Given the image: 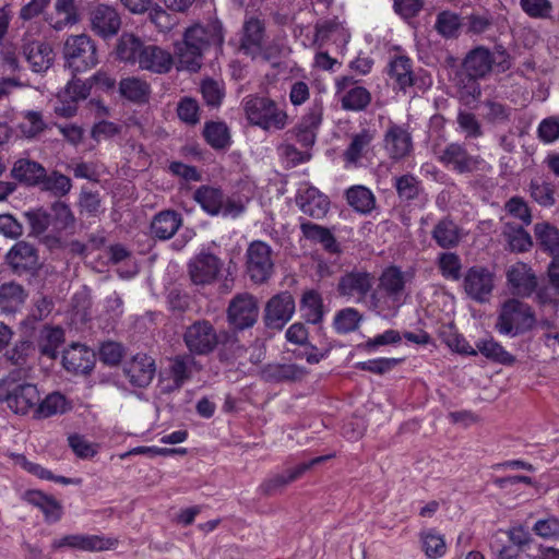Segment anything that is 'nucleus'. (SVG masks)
<instances>
[{"mask_svg": "<svg viewBox=\"0 0 559 559\" xmlns=\"http://www.w3.org/2000/svg\"><path fill=\"white\" fill-rule=\"evenodd\" d=\"M224 41L223 23L218 19H212L205 25L194 24L188 27L182 41L176 44V53L185 69L198 72L203 64L204 53L211 47L222 50Z\"/></svg>", "mask_w": 559, "mask_h": 559, "instance_id": "f257e3e1", "label": "nucleus"}, {"mask_svg": "<svg viewBox=\"0 0 559 559\" xmlns=\"http://www.w3.org/2000/svg\"><path fill=\"white\" fill-rule=\"evenodd\" d=\"M511 67L512 58L502 45H496L493 51L479 45L471 49L462 59L461 72L485 80L492 71L504 73Z\"/></svg>", "mask_w": 559, "mask_h": 559, "instance_id": "f03ea898", "label": "nucleus"}, {"mask_svg": "<svg viewBox=\"0 0 559 559\" xmlns=\"http://www.w3.org/2000/svg\"><path fill=\"white\" fill-rule=\"evenodd\" d=\"M27 224L29 225V236L39 238L48 228L51 231L62 233L73 228L75 217L70 206L62 201H55L49 209L43 206L26 211L23 213Z\"/></svg>", "mask_w": 559, "mask_h": 559, "instance_id": "7ed1b4c3", "label": "nucleus"}, {"mask_svg": "<svg viewBox=\"0 0 559 559\" xmlns=\"http://www.w3.org/2000/svg\"><path fill=\"white\" fill-rule=\"evenodd\" d=\"M242 109L251 126L264 131L283 130L287 126V112L273 99L260 95H247Z\"/></svg>", "mask_w": 559, "mask_h": 559, "instance_id": "20e7f679", "label": "nucleus"}, {"mask_svg": "<svg viewBox=\"0 0 559 559\" xmlns=\"http://www.w3.org/2000/svg\"><path fill=\"white\" fill-rule=\"evenodd\" d=\"M39 402V390L36 384L21 381L17 372H11L0 380V404L5 403L10 411L20 416L32 413Z\"/></svg>", "mask_w": 559, "mask_h": 559, "instance_id": "39448f33", "label": "nucleus"}, {"mask_svg": "<svg viewBox=\"0 0 559 559\" xmlns=\"http://www.w3.org/2000/svg\"><path fill=\"white\" fill-rule=\"evenodd\" d=\"M192 199L210 216L237 218L246 211L240 198L227 195L219 186L202 185L194 190Z\"/></svg>", "mask_w": 559, "mask_h": 559, "instance_id": "423d86ee", "label": "nucleus"}, {"mask_svg": "<svg viewBox=\"0 0 559 559\" xmlns=\"http://www.w3.org/2000/svg\"><path fill=\"white\" fill-rule=\"evenodd\" d=\"M535 321V313L530 305L511 298L503 302L495 328L500 334L514 337L531 331Z\"/></svg>", "mask_w": 559, "mask_h": 559, "instance_id": "0eeeda50", "label": "nucleus"}, {"mask_svg": "<svg viewBox=\"0 0 559 559\" xmlns=\"http://www.w3.org/2000/svg\"><path fill=\"white\" fill-rule=\"evenodd\" d=\"M64 66L76 75L98 63L95 41L86 34L71 35L63 45Z\"/></svg>", "mask_w": 559, "mask_h": 559, "instance_id": "6e6552de", "label": "nucleus"}, {"mask_svg": "<svg viewBox=\"0 0 559 559\" xmlns=\"http://www.w3.org/2000/svg\"><path fill=\"white\" fill-rule=\"evenodd\" d=\"M266 38L265 21L253 15L246 16L239 32L238 51L251 60L261 58L270 62L272 55L270 49L265 48Z\"/></svg>", "mask_w": 559, "mask_h": 559, "instance_id": "1a4fd4ad", "label": "nucleus"}, {"mask_svg": "<svg viewBox=\"0 0 559 559\" xmlns=\"http://www.w3.org/2000/svg\"><path fill=\"white\" fill-rule=\"evenodd\" d=\"M11 273L28 283L36 281L43 269L37 248L24 240L17 241L4 257Z\"/></svg>", "mask_w": 559, "mask_h": 559, "instance_id": "9d476101", "label": "nucleus"}, {"mask_svg": "<svg viewBox=\"0 0 559 559\" xmlns=\"http://www.w3.org/2000/svg\"><path fill=\"white\" fill-rule=\"evenodd\" d=\"M246 274L254 284L266 283L274 274L275 264L271 246L262 240H253L246 250Z\"/></svg>", "mask_w": 559, "mask_h": 559, "instance_id": "9b49d317", "label": "nucleus"}, {"mask_svg": "<svg viewBox=\"0 0 559 559\" xmlns=\"http://www.w3.org/2000/svg\"><path fill=\"white\" fill-rule=\"evenodd\" d=\"M227 323L234 331L252 328L259 318L257 298L248 293L237 294L231 298L226 311Z\"/></svg>", "mask_w": 559, "mask_h": 559, "instance_id": "f8f14e48", "label": "nucleus"}, {"mask_svg": "<svg viewBox=\"0 0 559 559\" xmlns=\"http://www.w3.org/2000/svg\"><path fill=\"white\" fill-rule=\"evenodd\" d=\"M183 342L192 356H206L217 348L218 333L207 320H197L183 333Z\"/></svg>", "mask_w": 559, "mask_h": 559, "instance_id": "ddd939ff", "label": "nucleus"}, {"mask_svg": "<svg viewBox=\"0 0 559 559\" xmlns=\"http://www.w3.org/2000/svg\"><path fill=\"white\" fill-rule=\"evenodd\" d=\"M438 160L456 174H473L484 169L485 160L468 153L464 144L450 143L438 154Z\"/></svg>", "mask_w": 559, "mask_h": 559, "instance_id": "4468645a", "label": "nucleus"}, {"mask_svg": "<svg viewBox=\"0 0 559 559\" xmlns=\"http://www.w3.org/2000/svg\"><path fill=\"white\" fill-rule=\"evenodd\" d=\"M495 274L485 266L474 265L469 267L463 278V287L466 295L477 301L489 300L493 290Z\"/></svg>", "mask_w": 559, "mask_h": 559, "instance_id": "2eb2a0df", "label": "nucleus"}, {"mask_svg": "<svg viewBox=\"0 0 559 559\" xmlns=\"http://www.w3.org/2000/svg\"><path fill=\"white\" fill-rule=\"evenodd\" d=\"M295 312V299L289 292H281L265 305L263 322L267 329L282 330Z\"/></svg>", "mask_w": 559, "mask_h": 559, "instance_id": "dca6fc26", "label": "nucleus"}, {"mask_svg": "<svg viewBox=\"0 0 559 559\" xmlns=\"http://www.w3.org/2000/svg\"><path fill=\"white\" fill-rule=\"evenodd\" d=\"M223 267V261L213 253L200 252L188 263V273L194 285L215 282Z\"/></svg>", "mask_w": 559, "mask_h": 559, "instance_id": "f3484780", "label": "nucleus"}, {"mask_svg": "<svg viewBox=\"0 0 559 559\" xmlns=\"http://www.w3.org/2000/svg\"><path fill=\"white\" fill-rule=\"evenodd\" d=\"M374 276L365 270L354 269L344 273L337 283L336 290L340 296L364 300L371 290Z\"/></svg>", "mask_w": 559, "mask_h": 559, "instance_id": "a211bd4d", "label": "nucleus"}, {"mask_svg": "<svg viewBox=\"0 0 559 559\" xmlns=\"http://www.w3.org/2000/svg\"><path fill=\"white\" fill-rule=\"evenodd\" d=\"M506 276L509 289L513 296L528 298L537 289V276L534 270L524 262L512 264L508 269Z\"/></svg>", "mask_w": 559, "mask_h": 559, "instance_id": "6ab92c4d", "label": "nucleus"}, {"mask_svg": "<svg viewBox=\"0 0 559 559\" xmlns=\"http://www.w3.org/2000/svg\"><path fill=\"white\" fill-rule=\"evenodd\" d=\"M88 15L92 32L103 39L112 38L120 31L121 17L110 5L98 4L91 9Z\"/></svg>", "mask_w": 559, "mask_h": 559, "instance_id": "aec40b11", "label": "nucleus"}, {"mask_svg": "<svg viewBox=\"0 0 559 559\" xmlns=\"http://www.w3.org/2000/svg\"><path fill=\"white\" fill-rule=\"evenodd\" d=\"M322 103L314 100L308 112L304 115L296 127L289 131L302 147L308 150L314 145L317 131L322 122Z\"/></svg>", "mask_w": 559, "mask_h": 559, "instance_id": "412c9836", "label": "nucleus"}, {"mask_svg": "<svg viewBox=\"0 0 559 559\" xmlns=\"http://www.w3.org/2000/svg\"><path fill=\"white\" fill-rule=\"evenodd\" d=\"M330 456H317L308 462H302L295 467L287 469L282 474H276L265 479L259 487V491L263 496H273L280 492L285 486L300 478L312 466L320 464L328 460Z\"/></svg>", "mask_w": 559, "mask_h": 559, "instance_id": "4be33fe9", "label": "nucleus"}, {"mask_svg": "<svg viewBox=\"0 0 559 559\" xmlns=\"http://www.w3.org/2000/svg\"><path fill=\"white\" fill-rule=\"evenodd\" d=\"M96 362V354L85 345L73 343L63 352L62 365L74 374H90Z\"/></svg>", "mask_w": 559, "mask_h": 559, "instance_id": "5701e85b", "label": "nucleus"}, {"mask_svg": "<svg viewBox=\"0 0 559 559\" xmlns=\"http://www.w3.org/2000/svg\"><path fill=\"white\" fill-rule=\"evenodd\" d=\"M156 371L155 360L146 354H136L123 366V373L131 385L140 389L148 386Z\"/></svg>", "mask_w": 559, "mask_h": 559, "instance_id": "b1692460", "label": "nucleus"}, {"mask_svg": "<svg viewBox=\"0 0 559 559\" xmlns=\"http://www.w3.org/2000/svg\"><path fill=\"white\" fill-rule=\"evenodd\" d=\"M22 55L35 73L46 72L53 63V50L43 40H24Z\"/></svg>", "mask_w": 559, "mask_h": 559, "instance_id": "393cba45", "label": "nucleus"}, {"mask_svg": "<svg viewBox=\"0 0 559 559\" xmlns=\"http://www.w3.org/2000/svg\"><path fill=\"white\" fill-rule=\"evenodd\" d=\"M296 202L304 214L316 219L323 218L330 209L328 197L314 187H309L299 193Z\"/></svg>", "mask_w": 559, "mask_h": 559, "instance_id": "a878e982", "label": "nucleus"}, {"mask_svg": "<svg viewBox=\"0 0 559 559\" xmlns=\"http://www.w3.org/2000/svg\"><path fill=\"white\" fill-rule=\"evenodd\" d=\"M462 237L461 227L450 216L439 219L431 230V238L438 247L444 250L456 248Z\"/></svg>", "mask_w": 559, "mask_h": 559, "instance_id": "bb28decb", "label": "nucleus"}, {"mask_svg": "<svg viewBox=\"0 0 559 559\" xmlns=\"http://www.w3.org/2000/svg\"><path fill=\"white\" fill-rule=\"evenodd\" d=\"M169 376L173 383L164 389L165 393H171L180 390L186 382L192 379V366L194 357L191 354L177 355L169 359Z\"/></svg>", "mask_w": 559, "mask_h": 559, "instance_id": "cd10ccee", "label": "nucleus"}, {"mask_svg": "<svg viewBox=\"0 0 559 559\" xmlns=\"http://www.w3.org/2000/svg\"><path fill=\"white\" fill-rule=\"evenodd\" d=\"M384 147L391 158L399 160L409 154L412 150V136L401 126L392 124L385 132Z\"/></svg>", "mask_w": 559, "mask_h": 559, "instance_id": "c85d7f7f", "label": "nucleus"}, {"mask_svg": "<svg viewBox=\"0 0 559 559\" xmlns=\"http://www.w3.org/2000/svg\"><path fill=\"white\" fill-rule=\"evenodd\" d=\"M300 230L307 240L320 243L326 252L332 254L342 252L340 243L328 227L306 221L300 224Z\"/></svg>", "mask_w": 559, "mask_h": 559, "instance_id": "c756f323", "label": "nucleus"}, {"mask_svg": "<svg viewBox=\"0 0 559 559\" xmlns=\"http://www.w3.org/2000/svg\"><path fill=\"white\" fill-rule=\"evenodd\" d=\"M24 500L38 508L44 513L45 521L48 523H56L62 518V504L52 496L32 489L25 491Z\"/></svg>", "mask_w": 559, "mask_h": 559, "instance_id": "7c9ffc66", "label": "nucleus"}, {"mask_svg": "<svg viewBox=\"0 0 559 559\" xmlns=\"http://www.w3.org/2000/svg\"><path fill=\"white\" fill-rule=\"evenodd\" d=\"M55 549L69 547L83 551H102L108 549V540L98 535L72 534L53 540Z\"/></svg>", "mask_w": 559, "mask_h": 559, "instance_id": "2f4dec72", "label": "nucleus"}, {"mask_svg": "<svg viewBox=\"0 0 559 559\" xmlns=\"http://www.w3.org/2000/svg\"><path fill=\"white\" fill-rule=\"evenodd\" d=\"M182 225V216L174 210L157 213L151 223V234L159 240L170 239Z\"/></svg>", "mask_w": 559, "mask_h": 559, "instance_id": "473e14b6", "label": "nucleus"}, {"mask_svg": "<svg viewBox=\"0 0 559 559\" xmlns=\"http://www.w3.org/2000/svg\"><path fill=\"white\" fill-rule=\"evenodd\" d=\"M139 67L154 73H167L173 67L171 55L156 45H147L142 51Z\"/></svg>", "mask_w": 559, "mask_h": 559, "instance_id": "72a5a7b5", "label": "nucleus"}, {"mask_svg": "<svg viewBox=\"0 0 559 559\" xmlns=\"http://www.w3.org/2000/svg\"><path fill=\"white\" fill-rule=\"evenodd\" d=\"M388 74L403 92L418 82L417 75L413 72V61L406 56H395L389 63Z\"/></svg>", "mask_w": 559, "mask_h": 559, "instance_id": "f704fd0d", "label": "nucleus"}, {"mask_svg": "<svg viewBox=\"0 0 559 559\" xmlns=\"http://www.w3.org/2000/svg\"><path fill=\"white\" fill-rule=\"evenodd\" d=\"M502 236L507 242V249L514 253L528 252L534 246L531 234L522 225L513 222L503 224Z\"/></svg>", "mask_w": 559, "mask_h": 559, "instance_id": "c9c22d12", "label": "nucleus"}, {"mask_svg": "<svg viewBox=\"0 0 559 559\" xmlns=\"http://www.w3.org/2000/svg\"><path fill=\"white\" fill-rule=\"evenodd\" d=\"M306 374V368L296 364H269L262 369L263 379L276 383L300 381Z\"/></svg>", "mask_w": 559, "mask_h": 559, "instance_id": "e433bc0d", "label": "nucleus"}, {"mask_svg": "<svg viewBox=\"0 0 559 559\" xmlns=\"http://www.w3.org/2000/svg\"><path fill=\"white\" fill-rule=\"evenodd\" d=\"M45 167L33 159L20 158L11 169V177L27 187H38L41 176L44 177Z\"/></svg>", "mask_w": 559, "mask_h": 559, "instance_id": "4c0bfd02", "label": "nucleus"}, {"mask_svg": "<svg viewBox=\"0 0 559 559\" xmlns=\"http://www.w3.org/2000/svg\"><path fill=\"white\" fill-rule=\"evenodd\" d=\"M394 188L401 202L412 205L425 200L421 181L412 174H405L394 178Z\"/></svg>", "mask_w": 559, "mask_h": 559, "instance_id": "58836bf2", "label": "nucleus"}, {"mask_svg": "<svg viewBox=\"0 0 559 559\" xmlns=\"http://www.w3.org/2000/svg\"><path fill=\"white\" fill-rule=\"evenodd\" d=\"M379 287L393 302L400 304L405 290V276L399 266L386 267L380 276Z\"/></svg>", "mask_w": 559, "mask_h": 559, "instance_id": "ea45409f", "label": "nucleus"}, {"mask_svg": "<svg viewBox=\"0 0 559 559\" xmlns=\"http://www.w3.org/2000/svg\"><path fill=\"white\" fill-rule=\"evenodd\" d=\"M534 235L539 249L552 258H559V229L548 222L537 223Z\"/></svg>", "mask_w": 559, "mask_h": 559, "instance_id": "a19ab883", "label": "nucleus"}, {"mask_svg": "<svg viewBox=\"0 0 559 559\" xmlns=\"http://www.w3.org/2000/svg\"><path fill=\"white\" fill-rule=\"evenodd\" d=\"M237 332L230 329L218 333L217 347L221 362H231L246 352L245 346L237 336Z\"/></svg>", "mask_w": 559, "mask_h": 559, "instance_id": "79ce46f5", "label": "nucleus"}, {"mask_svg": "<svg viewBox=\"0 0 559 559\" xmlns=\"http://www.w3.org/2000/svg\"><path fill=\"white\" fill-rule=\"evenodd\" d=\"M119 93L129 102L143 105L150 99L151 86L141 79L129 76L119 82Z\"/></svg>", "mask_w": 559, "mask_h": 559, "instance_id": "37998d69", "label": "nucleus"}, {"mask_svg": "<svg viewBox=\"0 0 559 559\" xmlns=\"http://www.w3.org/2000/svg\"><path fill=\"white\" fill-rule=\"evenodd\" d=\"M144 48L141 38L131 33H123L118 39L116 55L119 60L135 64L139 63Z\"/></svg>", "mask_w": 559, "mask_h": 559, "instance_id": "c03bdc74", "label": "nucleus"}, {"mask_svg": "<svg viewBox=\"0 0 559 559\" xmlns=\"http://www.w3.org/2000/svg\"><path fill=\"white\" fill-rule=\"evenodd\" d=\"M67 399L60 392L47 394L44 399L39 396V402L33 415L34 419H45L58 414H64L69 409Z\"/></svg>", "mask_w": 559, "mask_h": 559, "instance_id": "a18cd8bd", "label": "nucleus"}, {"mask_svg": "<svg viewBox=\"0 0 559 559\" xmlns=\"http://www.w3.org/2000/svg\"><path fill=\"white\" fill-rule=\"evenodd\" d=\"M203 138L214 150H226L231 144L230 132L224 121H206L203 128Z\"/></svg>", "mask_w": 559, "mask_h": 559, "instance_id": "49530a36", "label": "nucleus"}, {"mask_svg": "<svg viewBox=\"0 0 559 559\" xmlns=\"http://www.w3.org/2000/svg\"><path fill=\"white\" fill-rule=\"evenodd\" d=\"M324 306L322 296L314 289L304 293L300 300V311L307 323L319 324L323 320Z\"/></svg>", "mask_w": 559, "mask_h": 559, "instance_id": "de8ad7c7", "label": "nucleus"}, {"mask_svg": "<svg viewBox=\"0 0 559 559\" xmlns=\"http://www.w3.org/2000/svg\"><path fill=\"white\" fill-rule=\"evenodd\" d=\"M347 203L358 213L370 214L376 206V197L365 186H353L346 190Z\"/></svg>", "mask_w": 559, "mask_h": 559, "instance_id": "09e8293b", "label": "nucleus"}, {"mask_svg": "<svg viewBox=\"0 0 559 559\" xmlns=\"http://www.w3.org/2000/svg\"><path fill=\"white\" fill-rule=\"evenodd\" d=\"M38 188L41 191L51 193L53 197L62 198L70 192L72 188V181L68 176L57 170L48 174L45 168L44 178L41 177Z\"/></svg>", "mask_w": 559, "mask_h": 559, "instance_id": "8fccbe9b", "label": "nucleus"}, {"mask_svg": "<svg viewBox=\"0 0 559 559\" xmlns=\"http://www.w3.org/2000/svg\"><path fill=\"white\" fill-rule=\"evenodd\" d=\"M476 350L487 359L504 366H511L515 362V357L507 352L503 346L492 337L489 340H479L476 343Z\"/></svg>", "mask_w": 559, "mask_h": 559, "instance_id": "3c124183", "label": "nucleus"}, {"mask_svg": "<svg viewBox=\"0 0 559 559\" xmlns=\"http://www.w3.org/2000/svg\"><path fill=\"white\" fill-rule=\"evenodd\" d=\"M464 25L457 13L444 10L438 13L435 28L444 38H457L460 29Z\"/></svg>", "mask_w": 559, "mask_h": 559, "instance_id": "603ef678", "label": "nucleus"}, {"mask_svg": "<svg viewBox=\"0 0 559 559\" xmlns=\"http://www.w3.org/2000/svg\"><path fill=\"white\" fill-rule=\"evenodd\" d=\"M440 337L449 348L457 354L466 356L477 355V350L468 344L465 337L452 324L440 331Z\"/></svg>", "mask_w": 559, "mask_h": 559, "instance_id": "864d4df0", "label": "nucleus"}, {"mask_svg": "<svg viewBox=\"0 0 559 559\" xmlns=\"http://www.w3.org/2000/svg\"><path fill=\"white\" fill-rule=\"evenodd\" d=\"M64 341V332L61 328H45L38 343L39 352L43 356L55 359L57 349Z\"/></svg>", "mask_w": 559, "mask_h": 559, "instance_id": "5fc2aeb1", "label": "nucleus"}, {"mask_svg": "<svg viewBox=\"0 0 559 559\" xmlns=\"http://www.w3.org/2000/svg\"><path fill=\"white\" fill-rule=\"evenodd\" d=\"M370 103L371 94L362 86L350 87L341 99L342 108L352 111L365 110Z\"/></svg>", "mask_w": 559, "mask_h": 559, "instance_id": "6e6d98bb", "label": "nucleus"}, {"mask_svg": "<svg viewBox=\"0 0 559 559\" xmlns=\"http://www.w3.org/2000/svg\"><path fill=\"white\" fill-rule=\"evenodd\" d=\"M35 344L28 337H21L13 346L8 349L4 357L14 366L22 367L26 365L28 358L35 353Z\"/></svg>", "mask_w": 559, "mask_h": 559, "instance_id": "4d7b16f0", "label": "nucleus"}, {"mask_svg": "<svg viewBox=\"0 0 559 559\" xmlns=\"http://www.w3.org/2000/svg\"><path fill=\"white\" fill-rule=\"evenodd\" d=\"M437 266L441 275L451 281H459L462 277V262L455 252L444 251L437 258Z\"/></svg>", "mask_w": 559, "mask_h": 559, "instance_id": "13d9d810", "label": "nucleus"}, {"mask_svg": "<svg viewBox=\"0 0 559 559\" xmlns=\"http://www.w3.org/2000/svg\"><path fill=\"white\" fill-rule=\"evenodd\" d=\"M456 76L460 97L464 104L469 105L472 102L478 100L481 96L480 79L468 76L463 72H459Z\"/></svg>", "mask_w": 559, "mask_h": 559, "instance_id": "bf43d9fd", "label": "nucleus"}, {"mask_svg": "<svg viewBox=\"0 0 559 559\" xmlns=\"http://www.w3.org/2000/svg\"><path fill=\"white\" fill-rule=\"evenodd\" d=\"M362 317L355 308H344L336 312L333 326L338 334H347L358 329Z\"/></svg>", "mask_w": 559, "mask_h": 559, "instance_id": "052dcab7", "label": "nucleus"}, {"mask_svg": "<svg viewBox=\"0 0 559 559\" xmlns=\"http://www.w3.org/2000/svg\"><path fill=\"white\" fill-rule=\"evenodd\" d=\"M423 549L430 559H437L445 554L447 545L442 535L430 528L420 533Z\"/></svg>", "mask_w": 559, "mask_h": 559, "instance_id": "680f3d73", "label": "nucleus"}, {"mask_svg": "<svg viewBox=\"0 0 559 559\" xmlns=\"http://www.w3.org/2000/svg\"><path fill=\"white\" fill-rule=\"evenodd\" d=\"M483 106L486 109L484 119L487 122L493 124H502L510 121L512 115L511 107L491 99H486L483 103Z\"/></svg>", "mask_w": 559, "mask_h": 559, "instance_id": "e2e57ef3", "label": "nucleus"}, {"mask_svg": "<svg viewBox=\"0 0 559 559\" xmlns=\"http://www.w3.org/2000/svg\"><path fill=\"white\" fill-rule=\"evenodd\" d=\"M531 197L540 206L550 207L556 203L555 187L551 182L532 180L530 183Z\"/></svg>", "mask_w": 559, "mask_h": 559, "instance_id": "0e129e2a", "label": "nucleus"}, {"mask_svg": "<svg viewBox=\"0 0 559 559\" xmlns=\"http://www.w3.org/2000/svg\"><path fill=\"white\" fill-rule=\"evenodd\" d=\"M92 84L80 79L73 74V79L66 85L64 90L58 94L60 99L72 100L78 103L81 99L87 98L91 93Z\"/></svg>", "mask_w": 559, "mask_h": 559, "instance_id": "69168bd1", "label": "nucleus"}, {"mask_svg": "<svg viewBox=\"0 0 559 559\" xmlns=\"http://www.w3.org/2000/svg\"><path fill=\"white\" fill-rule=\"evenodd\" d=\"M55 8L58 14H64V17L58 20L52 27L61 31L69 25H74L79 22V14L74 5V0H56Z\"/></svg>", "mask_w": 559, "mask_h": 559, "instance_id": "338daca9", "label": "nucleus"}, {"mask_svg": "<svg viewBox=\"0 0 559 559\" xmlns=\"http://www.w3.org/2000/svg\"><path fill=\"white\" fill-rule=\"evenodd\" d=\"M504 210L509 215L520 219L525 226L531 225L533 221L531 209L521 197L510 198L504 204Z\"/></svg>", "mask_w": 559, "mask_h": 559, "instance_id": "774afa93", "label": "nucleus"}]
</instances>
